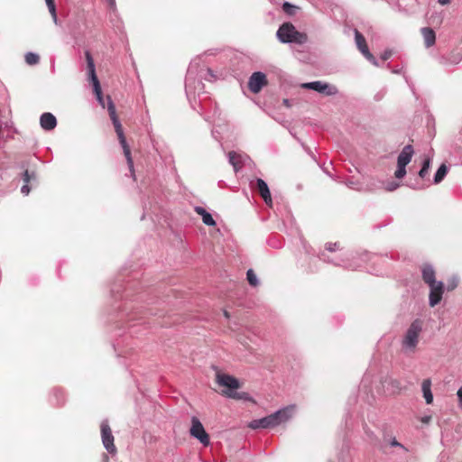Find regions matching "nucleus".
<instances>
[{"mask_svg": "<svg viewBox=\"0 0 462 462\" xmlns=\"http://www.w3.org/2000/svg\"><path fill=\"white\" fill-rule=\"evenodd\" d=\"M54 396L57 398L56 404L60 405L64 401L63 393L60 390H55L54 391Z\"/></svg>", "mask_w": 462, "mask_h": 462, "instance_id": "nucleus-33", "label": "nucleus"}, {"mask_svg": "<svg viewBox=\"0 0 462 462\" xmlns=\"http://www.w3.org/2000/svg\"><path fill=\"white\" fill-rule=\"evenodd\" d=\"M319 260H321L325 263H331L337 266H343L345 268L353 269V270L357 268L356 265H353L352 263H346L343 258H340V259L329 258V256L327 254L326 252L320 253V254L319 255Z\"/></svg>", "mask_w": 462, "mask_h": 462, "instance_id": "nucleus-17", "label": "nucleus"}, {"mask_svg": "<svg viewBox=\"0 0 462 462\" xmlns=\"http://www.w3.org/2000/svg\"><path fill=\"white\" fill-rule=\"evenodd\" d=\"M439 4L445 5L450 3V0H438Z\"/></svg>", "mask_w": 462, "mask_h": 462, "instance_id": "nucleus-43", "label": "nucleus"}, {"mask_svg": "<svg viewBox=\"0 0 462 462\" xmlns=\"http://www.w3.org/2000/svg\"><path fill=\"white\" fill-rule=\"evenodd\" d=\"M414 150L412 145H405L398 155L397 163L408 165L411 162Z\"/></svg>", "mask_w": 462, "mask_h": 462, "instance_id": "nucleus-18", "label": "nucleus"}, {"mask_svg": "<svg viewBox=\"0 0 462 462\" xmlns=\"http://www.w3.org/2000/svg\"><path fill=\"white\" fill-rule=\"evenodd\" d=\"M86 60H87V65H88V77L89 80L92 82L93 85V90L96 95L97 100L98 103L102 106L103 108L106 107V100L102 95L101 86L99 83V80L96 74V69L93 58L89 51H86Z\"/></svg>", "mask_w": 462, "mask_h": 462, "instance_id": "nucleus-7", "label": "nucleus"}, {"mask_svg": "<svg viewBox=\"0 0 462 462\" xmlns=\"http://www.w3.org/2000/svg\"><path fill=\"white\" fill-rule=\"evenodd\" d=\"M228 162L233 166L234 171L236 172L239 169L242 168V159L241 155L237 154L236 152H229L228 154Z\"/></svg>", "mask_w": 462, "mask_h": 462, "instance_id": "nucleus-23", "label": "nucleus"}, {"mask_svg": "<svg viewBox=\"0 0 462 462\" xmlns=\"http://www.w3.org/2000/svg\"><path fill=\"white\" fill-rule=\"evenodd\" d=\"M385 383L391 386L393 390L400 391L402 389V384L400 381L396 379H389L388 381H385Z\"/></svg>", "mask_w": 462, "mask_h": 462, "instance_id": "nucleus-32", "label": "nucleus"}, {"mask_svg": "<svg viewBox=\"0 0 462 462\" xmlns=\"http://www.w3.org/2000/svg\"><path fill=\"white\" fill-rule=\"evenodd\" d=\"M323 83L324 82H322V81H312V82L302 83L300 87L305 89H311V90L320 93Z\"/></svg>", "mask_w": 462, "mask_h": 462, "instance_id": "nucleus-25", "label": "nucleus"}, {"mask_svg": "<svg viewBox=\"0 0 462 462\" xmlns=\"http://www.w3.org/2000/svg\"><path fill=\"white\" fill-rule=\"evenodd\" d=\"M426 48L433 46L436 42V33L430 27H423L420 30Z\"/></svg>", "mask_w": 462, "mask_h": 462, "instance_id": "nucleus-19", "label": "nucleus"}, {"mask_svg": "<svg viewBox=\"0 0 462 462\" xmlns=\"http://www.w3.org/2000/svg\"><path fill=\"white\" fill-rule=\"evenodd\" d=\"M293 406L284 407L279 411L261 419L254 420L249 423V427L253 430L269 429L276 427L289 420L293 412Z\"/></svg>", "mask_w": 462, "mask_h": 462, "instance_id": "nucleus-2", "label": "nucleus"}, {"mask_svg": "<svg viewBox=\"0 0 462 462\" xmlns=\"http://www.w3.org/2000/svg\"><path fill=\"white\" fill-rule=\"evenodd\" d=\"M448 171V169L447 165L445 163H442L439 167V169L437 170V171L434 175L433 182L435 184L440 183L446 177Z\"/></svg>", "mask_w": 462, "mask_h": 462, "instance_id": "nucleus-24", "label": "nucleus"}, {"mask_svg": "<svg viewBox=\"0 0 462 462\" xmlns=\"http://www.w3.org/2000/svg\"><path fill=\"white\" fill-rule=\"evenodd\" d=\"M406 166L407 165L397 163V169L394 172V177L396 179L402 180L405 177V175L407 173Z\"/></svg>", "mask_w": 462, "mask_h": 462, "instance_id": "nucleus-30", "label": "nucleus"}, {"mask_svg": "<svg viewBox=\"0 0 462 462\" xmlns=\"http://www.w3.org/2000/svg\"><path fill=\"white\" fill-rule=\"evenodd\" d=\"M355 41L356 47L361 51V53L365 57V59L369 60L373 65L379 66L376 58L369 51L364 35L356 29H355Z\"/></svg>", "mask_w": 462, "mask_h": 462, "instance_id": "nucleus-11", "label": "nucleus"}, {"mask_svg": "<svg viewBox=\"0 0 462 462\" xmlns=\"http://www.w3.org/2000/svg\"><path fill=\"white\" fill-rule=\"evenodd\" d=\"M224 314H225V316H226V318H228V317H229V315H228V312H227V311H226V310H225Z\"/></svg>", "mask_w": 462, "mask_h": 462, "instance_id": "nucleus-48", "label": "nucleus"}, {"mask_svg": "<svg viewBox=\"0 0 462 462\" xmlns=\"http://www.w3.org/2000/svg\"><path fill=\"white\" fill-rule=\"evenodd\" d=\"M457 395L458 398V407L462 409V386L457 390Z\"/></svg>", "mask_w": 462, "mask_h": 462, "instance_id": "nucleus-40", "label": "nucleus"}, {"mask_svg": "<svg viewBox=\"0 0 462 462\" xmlns=\"http://www.w3.org/2000/svg\"><path fill=\"white\" fill-rule=\"evenodd\" d=\"M215 75L210 69H199L197 63L191 62L188 68L186 79H185V91L187 97L189 101L191 98L196 97V95L199 96L204 93V84L202 79L210 80L214 79Z\"/></svg>", "mask_w": 462, "mask_h": 462, "instance_id": "nucleus-1", "label": "nucleus"}, {"mask_svg": "<svg viewBox=\"0 0 462 462\" xmlns=\"http://www.w3.org/2000/svg\"><path fill=\"white\" fill-rule=\"evenodd\" d=\"M390 446H392V447H398V448H402V449H403V450H405V451L407 450V449L405 448V447H404L402 443H400L399 441H397V439H396L395 438H393V439L390 440Z\"/></svg>", "mask_w": 462, "mask_h": 462, "instance_id": "nucleus-37", "label": "nucleus"}, {"mask_svg": "<svg viewBox=\"0 0 462 462\" xmlns=\"http://www.w3.org/2000/svg\"><path fill=\"white\" fill-rule=\"evenodd\" d=\"M392 55V52L390 51H385L382 56H381V59L383 60V61H385L387 60Z\"/></svg>", "mask_w": 462, "mask_h": 462, "instance_id": "nucleus-41", "label": "nucleus"}, {"mask_svg": "<svg viewBox=\"0 0 462 462\" xmlns=\"http://www.w3.org/2000/svg\"><path fill=\"white\" fill-rule=\"evenodd\" d=\"M46 5L48 6L50 14H51V17H52V20H53L54 23L58 24V16H57V12H56L55 0H51V1L49 0L46 3Z\"/></svg>", "mask_w": 462, "mask_h": 462, "instance_id": "nucleus-28", "label": "nucleus"}, {"mask_svg": "<svg viewBox=\"0 0 462 462\" xmlns=\"http://www.w3.org/2000/svg\"><path fill=\"white\" fill-rule=\"evenodd\" d=\"M268 83L266 75L263 72H254L248 79V88L252 93L257 94Z\"/></svg>", "mask_w": 462, "mask_h": 462, "instance_id": "nucleus-12", "label": "nucleus"}, {"mask_svg": "<svg viewBox=\"0 0 462 462\" xmlns=\"http://www.w3.org/2000/svg\"><path fill=\"white\" fill-rule=\"evenodd\" d=\"M40 125L45 131H51L56 127L57 119L51 113L45 112L40 117Z\"/></svg>", "mask_w": 462, "mask_h": 462, "instance_id": "nucleus-16", "label": "nucleus"}, {"mask_svg": "<svg viewBox=\"0 0 462 462\" xmlns=\"http://www.w3.org/2000/svg\"><path fill=\"white\" fill-rule=\"evenodd\" d=\"M189 433L193 438L197 439L204 446H208L209 444L208 434L206 432L200 420L195 416L191 418V427Z\"/></svg>", "mask_w": 462, "mask_h": 462, "instance_id": "nucleus-9", "label": "nucleus"}, {"mask_svg": "<svg viewBox=\"0 0 462 462\" xmlns=\"http://www.w3.org/2000/svg\"><path fill=\"white\" fill-rule=\"evenodd\" d=\"M303 148L305 149V151L313 158L315 159L312 152L310 150V148L306 147L304 144H302Z\"/></svg>", "mask_w": 462, "mask_h": 462, "instance_id": "nucleus-42", "label": "nucleus"}, {"mask_svg": "<svg viewBox=\"0 0 462 462\" xmlns=\"http://www.w3.org/2000/svg\"><path fill=\"white\" fill-rule=\"evenodd\" d=\"M422 279L427 284H430L436 282L435 279V271L433 267L430 264H426L422 268Z\"/></svg>", "mask_w": 462, "mask_h": 462, "instance_id": "nucleus-22", "label": "nucleus"}, {"mask_svg": "<svg viewBox=\"0 0 462 462\" xmlns=\"http://www.w3.org/2000/svg\"><path fill=\"white\" fill-rule=\"evenodd\" d=\"M337 92L338 90L336 86L324 82L320 93L325 94L327 96H334L337 95Z\"/></svg>", "mask_w": 462, "mask_h": 462, "instance_id": "nucleus-26", "label": "nucleus"}, {"mask_svg": "<svg viewBox=\"0 0 462 462\" xmlns=\"http://www.w3.org/2000/svg\"><path fill=\"white\" fill-rule=\"evenodd\" d=\"M32 177H34V173H30L29 171L26 170L23 174V180L24 183L28 184Z\"/></svg>", "mask_w": 462, "mask_h": 462, "instance_id": "nucleus-36", "label": "nucleus"}, {"mask_svg": "<svg viewBox=\"0 0 462 462\" xmlns=\"http://www.w3.org/2000/svg\"><path fill=\"white\" fill-rule=\"evenodd\" d=\"M276 36L281 42L304 44L307 42V35L296 30L295 26L291 23H282Z\"/></svg>", "mask_w": 462, "mask_h": 462, "instance_id": "nucleus-6", "label": "nucleus"}, {"mask_svg": "<svg viewBox=\"0 0 462 462\" xmlns=\"http://www.w3.org/2000/svg\"><path fill=\"white\" fill-rule=\"evenodd\" d=\"M283 104L286 106H290V101L288 99H284L283 100Z\"/></svg>", "mask_w": 462, "mask_h": 462, "instance_id": "nucleus-45", "label": "nucleus"}, {"mask_svg": "<svg viewBox=\"0 0 462 462\" xmlns=\"http://www.w3.org/2000/svg\"><path fill=\"white\" fill-rule=\"evenodd\" d=\"M246 279L251 286H253V287L258 286L259 280H258L256 274L254 273V270L249 269L246 272Z\"/></svg>", "mask_w": 462, "mask_h": 462, "instance_id": "nucleus-27", "label": "nucleus"}, {"mask_svg": "<svg viewBox=\"0 0 462 462\" xmlns=\"http://www.w3.org/2000/svg\"><path fill=\"white\" fill-rule=\"evenodd\" d=\"M422 331V321L419 319L413 320L405 331L402 339V351L405 355L415 353Z\"/></svg>", "mask_w": 462, "mask_h": 462, "instance_id": "nucleus-4", "label": "nucleus"}, {"mask_svg": "<svg viewBox=\"0 0 462 462\" xmlns=\"http://www.w3.org/2000/svg\"><path fill=\"white\" fill-rule=\"evenodd\" d=\"M21 192L24 196H27L30 193V187H29V185L24 183V185L21 188Z\"/></svg>", "mask_w": 462, "mask_h": 462, "instance_id": "nucleus-39", "label": "nucleus"}, {"mask_svg": "<svg viewBox=\"0 0 462 462\" xmlns=\"http://www.w3.org/2000/svg\"><path fill=\"white\" fill-rule=\"evenodd\" d=\"M217 383L226 387V390L222 391V394L235 400H245L250 399L247 393H238L236 390L240 387L239 381L232 375L226 374H218L217 375Z\"/></svg>", "mask_w": 462, "mask_h": 462, "instance_id": "nucleus-5", "label": "nucleus"}, {"mask_svg": "<svg viewBox=\"0 0 462 462\" xmlns=\"http://www.w3.org/2000/svg\"><path fill=\"white\" fill-rule=\"evenodd\" d=\"M25 61L28 65H35V64L39 63L40 57L38 54H36L34 52H27L25 54Z\"/></svg>", "mask_w": 462, "mask_h": 462, "instance_id": "nucleus-29", "label": "nucleus"}, {"mask_svg": "<svg viewBox=\"0 0 462 462\" xmlns=\"http://www.w3.org/2000/svg\"><path fill=\"white\" fill-rule=\"evenodd\" d=\"M421 390L423 393V397L427 404H430L433 402V394L431 392V381L430 379L423 380L421 383Z\"/></svg>", "mask_w": 462, "mask_h": 462, "instance_id": "nucleus-20", "label": "nucleus"}, {"mask_svg": "<svg viewBox=\"0 0 462 462\" xmlns=\"http://www.w3.org/2000/svg\"><path fill=\"white\" fill-rule=\"evenodd\" d=\"M337 248H338L337 243H330L329 242L325 245V249L328 252H335Z\"/></svg>", "mask_w": 462, "mask_h": 462, "instance_id": "nucleus-35", "label": "nucleus"}, {"mask_svg": "<svg viewBox=\"0 0 462 462\" xmlns=\"http://www.w3.org/2000/svg\"><path fill=\"white\" fill-rule=\"evenodd\" d=\"M106 102H107V110H108V113H109V116H110V118L112 120V123L114 125V127H115L116 133L117 134L119 143H120V144H121V146L123 148L124 154H125V156L126 158L129 170L133 173L134 172V162H133V159H132V156H131V151H130V148H129V146L127 144L125 136L124 134L122 125H121V123H120V121H119V119H118V117L116 116L115 105H114V103H113V101H112L110 97H106Z\"/></svg>", "mask_w": 462, "mask_h": 462, "instance_id": "nucleus-3", "label": "nucleus"}, {"mask_svg": "<svg viewBox=\"0 0 462 462\" xmlns=\"http://www.w3.org/2000/svg\"><path fill=\"white\" fill-rule=\"evenodd\" d=\"M195 210L199 215L201 216L202 221L205 225L209 226H216V221L214 220L213 217L204 208L196 207Z\"/></svg>", "mask_w": 462, "mask_h": 462, "instance_id": "nucleus-21", "label": "nucleus"}, {"mask_svg": "<svg viewBox=\"0 0 462 462\" xmlns=\"http://www.w3.org/2000/svg\"><path fill=\"white\" fill-rule=\"evenodd\" d=\"M462 60V50L455 49L448 56H441L439 63L442 65H456Z\"/></svg>", "mask_w": 462, "mask_h": 462, "instance_id": "nucleus-15", "label": "nucleus"}, {"mask_svg": "<svg viewBox=\"0 0 462 462\" xmlns=\"http://www.w3.org/2000/svg\"><path fill=\"white\" fill-rule=\"evenodd\" d=\"M457 286V280L453 279L451 282H448V290L451 291V290L455 289Z\"/></svg>", "mask_w": 462, "mask_h": 462, "instance_id": "nucleus-38", "label": "nucleus"}, {"mask_svg": "<svg viewBox=\"0 0 462 462\" xmlns=\"http://www.w3.org/2000/svg\"><path fill=\"white\" fill-rule=\"evenodd\" d=\"M430 417H426V418L423 419V421L424 422H428L430 420Z\"/></svg>", "mask_w": 462, "mask_h": 462, "instance_id": "nucleus-47", "label": "nucleus"}, {"mask_svg": "<svg viewBox=\"0 0 462 462\" xmlns=\"http://www.w3.org/2000/svg\"><path fill=\"white\" fill-rule=\"evenodd\" d=\"M255 188L264 202L267 205H271L272 196L267 183L263 179L257 178L255 180Z\"/></svg>", "mask_w": 462, "mask_h": 462, "instance_id": "nucleus-14", "label": "nucleus"}, {"mask_svg": "<svg viewBox=\"0 0 462 462\" xmlns=\"http://www.w3.org/2000/svg\"><path fill=\"white\" fill-rule=\"evenodd\" d=\"M101 436L105 448L108 453L115 454L116 452V448L114 444V436L106 420L101 422Z\"/></svg>", "mask_w": 462, "mask_h": 462, "instance_id": "nucleus-10", "label": "nucleus"}, {"mask_svg": "<svg viewBox=\"0 0 462 462\" xmlns=\"http://www.w3.org/2000/svg\"><path fill=\"white\" fill-rule=\"evenodd\" d=\"M109 5L111 8H115L116 7V0H107Z\"/></svg>", "mask_w": 462, "mask_h": 462, "instance_id": "nucleus-44", "label": "nucleus"}, {"mask_svg": "<svg viewBox=\"0 0 462 462\" xmlns=\"http://www.w3.org/2000/svg\"><path fill=\"white\" fill-rule=\"evenodd\" d=\"M282 10L285 14L293 15L295 14L296 6L290 4L289 2H284L282 4Z\"/></svg>", "mask_w": 462, "mask_h": 462, "instance_id": "nucleus-31", "label": "nucleus"}, {"mask_svg": "<svg viewBox=\"0 0 462 462\" xmlns=\"http://www.w3.org/2000/svg\"><path fill=\"white\" fill-rule=\"evenodd\" d=\"M400 184L396 181H390L387 183L385 189L388 191H393L399 188Z\"/></svg>", "mask_w": 462, "mask_h": 462, "instance_id": "nucleus-34", "label": "nucleus"}, {"mask_svg": "<svg viewBox=\"0 0 462 462\" xmlns=\"http://www.w3.org/2000/svg\"><path fill=\"white\" fill-rule=\"evenodd\" d=\"M431 165V159L430 157H426L423 162L420 170L418 172V178L412 180H409L407 182V186L412 189L420 190L428 187V184L424 183V180L429 176V171Z\"/></svg>", "mask_w": 462, "mask_h": 462, "instance_id": "nucleus-8", "label": "nucleus"}, {"mask_svg": "<svg viewBox=\"0 0 462 462\" xmlns=\"http://www.w3.org/2000/svg\"><path fill=\"white\" fill-rule=\"evenodd\" d=\"M430 287V296H429V303L430 306L434 307L438 305L444 293V284L442 282H434L430 284H428Z\"/></svg>", "mask_w": 462, "mask_h": 462, "instance_id": "nucleus-13", "label": "nucleus"}, {"mask_svg": "<svg viewBox=\"0 0 462 462\" xmlns=\"http://www.w3.org/2000/svg\"><path fill=\"white\" fill-rule=\"evenodd\" d=\"M353 185H354V182H353V181H348V182H347V186H348V187L353 188Z\"/></svg>", "mask_w": 462, "mask_h": 462, "instance_id": "nucleus-46", "label": "nucleus"}]
</instances>
